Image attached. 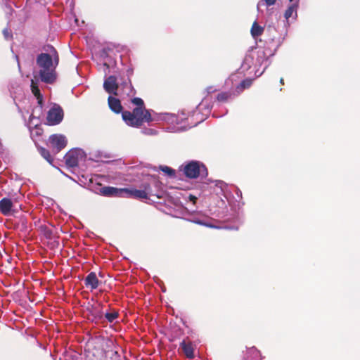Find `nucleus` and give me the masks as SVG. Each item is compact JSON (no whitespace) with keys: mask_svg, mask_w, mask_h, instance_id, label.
<instances>
[{"mask_svg":"<svg viewBox=\"0 0 360 360\" xmlns=\"http://www.w3.org/2000/svg\"><path fill=\"white\" fill-rule=\"evenodd\" d=\"M105 55H106V51L105 50H103V52H102L101 56H105Z\"/></svg>","mask_w":360,"mask_h":360,"instance_id":"39","label":"nucleus"},{"mask_svg":"<svg viewBox=\"0 0 360 360\" xmlns=\"http://www.w3.org/2000/svg\"><path fill=\"white\" fill-rule=\"evenodd\" d=\"M252 83V79H245L243 80L237 86L235 90L236 94L239 95L244 89L249 88Z\"/></svg>","mask_w":360,"mask_h":360,"instance_id":"24","label":"nucleus"},{"mask_svg":"<svg viewBox=\"0 0 360 360\" xmlns=\"http://www.w3.org/2000/svg\"><path fill=\"white\" fill-rule=\"evenodd\" d=\"M15 58H16V60L18 61V66L19 68V69L20 68V63H19V60H18V56L17 55H15Z\"/></svg>","mask_w":360,"mask_h":360,"instance_id":"37","label":"nucleus"},{"mask_svg":"<svg viewBox=\"0 0 360 360\" xmlns=\"http://www.w3.org/2000/svg\"><path fill=\"white\" fill-rule=\"evenodd\" d=\"M124 197L133 198L135 199L146 200L149 198L147 191L145 188H124Z\"/></svg>","mask_w":360,"mask_h":360,"instance_id":"14","label":"nucleus"},{"mask_svg":"<svg viewBox=\"0 0 360 360\" xmlns=\"http://www.w3.org/2000/svg\"><path fill=\"white\" fill-rule=\"evenodd\" d=\"M105 317L108 322L112 323L118 317V312L115 311L112 312H106Z\"/></svg>","mask_w":360,"mask_h":360,"instance_id":"28","label":"nucleus"},{"mask_svg":"<svg viewBox=\"0 0 360 360\" xmlns=\"http://www.w3.org/2000/svg\"><path fill=\"white\" fill-rule=\"evenodd\" d=\"M180 348L182 349L186 357L189 359L194 357V349L191 342L184 340L180 344Z\"/></svg>","mask_w":360,"mask_h":360,"instance_id":"22","label":"nucleus"},{"mask_svg":"<svg viewBox=\"0 0 360 360\" xmlns=\"http://www.w3.org/2000/svg\"><path fill=\"white\" fill-rule=\"evenodd\" d=\"M124 188H116L114 187L105 186L101 188V193L105 196L124 197Z\"/></svg>","mask_w":360,"mask_h":360,"instance_id":"17","label":"nucleus"},{"mask_svg":"<svg viewBox=\"0 0 360 360\" xmlns=\"http://www.w3.org/2000/svg\"><path fill=\"white\" fill-rule=\"evenodd\" d=\"M290 5L288 6L285 12L284 16L286 20H288L291 17L295 18L297 17V10L299 6V1H290Z\"/></svg>","mask_w":360,"mask_h":360,"instance_id":"23","label":"nucleus"},{"mask_svg":"<svg viewBox=\"0 0 360 360\" xmlns=\"http://www.w3.org/2000/svg\"><path fill=\"white\" fill-rule=\"evenodd\" d=\"M122 117L124 122L132 127H139L143 123H149L150 122L164 121L171 126L174 124H179L185 117L180 115H175L168 112L157 113L153 111L152 112L146 109V108H135L132 112L123 111Z\"/></svg>","mask_w":360,"mask_h":360,"instance_id":"1","label":"nucleus"},{"mask_svg":"<svg viewBox=\"0 0 360 360\" xmlns=\"http://www.w3.org/2000/svg\"><path fill=\"white\" fill-rule=\"evenodd\" d=\"M99 283L100 281L94 272L89 274L84 279V284L86 287L90 288L91 290L96 289L98 287Z\"/></svg>","mask_w":360,"mask_h":360,"instance_id":"18","label":"nucleus"},{"mask_svg":"<svg viewBox=\"0 0 360 360\" xmlns=\"http://www.w3.org/2000/svg\"><path fill=\"white\" fill-rule=\"evenodd\" d=\"M31 90L37 100L38 105L36 106L30 116V124L37 127L39 124V117L42 115L43 96L37 83L31 80Z\"/></svg>","mask_w":360,"mask_h":360,"instance_id":"7","label":"nucleus"},{"mask_svg":"<svg viewBox=\"0 0 360 360\" xmlns=\"http://www.w3.org/2000/svg\"><path fill=\"white\" fill-rule=\"evenodd\" d=\"M255 53L252 52L250 53H248L245 56L244 60L240 68V72L243 73L249 70L251 68L252 65L255 66Z\"/></svg>","mask_w":360,"mask_h":360,"instance_id":"15","label":"nucleus"},{"mask_svg":"<svg viewBox=\"0 0 360 360\" xmlns=\"http://www.w3.org/2000/svg\"><path fill=\"white\" fill-rule=\"evenodd\" d=\"M227 112H228V110L226 109V110H224L221 114H217V113L216 112V111L214 110V111L213 112L212 115H213V117H222V116H224V115H226V114L227 113Z\"/></svg>","mask_w":360,"mask_h":360,"instance_id":"34","label":"nucleus"},{"mask_svg":"<svg viewBox=\"0 0 360 360\" xmlns=\"http://www.w3.org/2000/svg\"><path fill=\"white\" fill-rule=\"evenodd\" d=\"M186 219L197 224L211 226L208 217L200 211H189Z\"/></svg>","mask_w":360,"mask_h":360,"instance_id":"13","label":"nucleus"},{"mask_svg":"<svg viewBox=\"0 0 360 360\" xmlns=\"http://www.w3.org/2000/svg\"><path fill=\"white\" fill-rule=\"evenodd\" d=\"M280 82H281V84H283V78H281V79H280Z\"/></svg>","mask_w":360,"mask_h":360,"instance_id":"40","label":"nucleus"},{"mask_svg":"<svg viewBox=\"0 0 360 360\" xmlns=\"http://www.w3.org/2000/svg\"><path fill=\"white\" fill-rule=\"evenodd\" d=\"M141 131L143 134L147 136H156L158 134V131L153 128H143Z\"/></svg>","mask_w":360,"mask_h":360,"instance_id":"27","label":"nucleus"},{"mask_svg":"<svg viewBox=\"0 0 360 360\" xmlns=\"http://www.w3.org/2000/svg\"><path fill=\"white\" fill-rule=\"evenodd\" d=\"M188 199L191 202H192L193 204L196 202L197 197L194 195L190 194L188 196Z\"/></svg>","mask_w":360,"mask_h":360,"instance_id":"35","label":"nucleus"},{"mask_svg":"<svg viewBox=\"0 0 360 360\" xmlns=\"http://www.w3.org/2000/svg\"><path fill=\"white\" fill-rule=\"evenodd\" d=\"M63 118V110L57 105H54L48 111L46 121L49 125H56L59 124Z\"/></svg>","mask_w":360,"mask_h":360,"instance_id":"12","label":"nucleus"},{"mask_svg":"<svg viewBox=\"0 0 360 360\" xmlns=\"http://www.w3.org/2000/svg\"><path fill=\"white\" fill-rule=\"evenodd\" d=\"M276 0H261L257 4V10L259 11L262 6L265 5L266 6H272L276 3Z\"/></svg>","mask_w":360,"mask_h":360,"instance_id":"29","label":"nucleus"},{"mask_svg":"<svg viewBox=\"0 0 360 360\" xmlns=\"http://www.w3.org/2000/svg\"><path fill=\"white\" fill-rule=\"evenodd\" d=\"M141 188L146 189L149 197L156 196L158 198H161L164 195V185L156 176H143Z\"/></svg>","mask_w":360,"mask_h":360,"instance_id":"6","label":"nucleus"},{"mask_svg":"<svg viewBox=\"0 0 360 360\" xmlns=\"http://www.w3.org/2000/svg\"><path fill=\"white\" fill-rule=\"evenodd\" d=\"M216 91V89H214L213 86H210L207 89V94H210Z\"/></svg>","mask_w":360,"mask_h":360,"instance_id":"36","label":"nucleus"},{"mask_svg":"<svg viewBox=\"0 0 360 360\" xmlns=\"http://www.w3.org/2000/svg\"><path fill=\"white\" fill-rule=\"evenodd\" d=\"M131 102L136 105V108H145L143 101L141 98H134Z\"/></svg>","mask_w":360,"mask_h":360,"instance_id":"31","label":"nucleus"},{"mask_svg":"<svg viewBox=\"0 0 360 360\" xmlns=\"http://www.w3.org/2000/svg\"><path fill=\"white\" fill-rule=\"evenodd\" d=\"M115 65V61L111 58H106L103 61L105 75L103 82L104 90L110 95H114L121 98L134 95L135 91L129 78L124 79L121 83H119L115 76L110 75L107 77V75L111 72L110 68Z\"/></svg>","mask_w":360,"mask_h":360,"instance_id":"4","label":"nucleus"},{"mask_svg":"<svg viewBox=\"0 0 360 360\" xmlns=\"http://www.w3.org/2000/svg\"><path fill=\"white\" fill-rule=\"evenodd\" d=\"M184 172L187 177L196 178L198 176L202 177L207 175L205 166L199 162L191 161L185 165Z\"/></svg>","mask_w":360,"mask_h":360,"instance_id":"9","label":"nucleus"},{"mask_svg":"<svg viewBox=\"0 0 360 360\" xmlns=\"http://www.w3.org/2000/svg\"><path fill=\"white\" fill-rule=\"evenodd\" d=\"M203 191L205 192L208 189L209 193H214L217 195H223L229 201V196L231 191H234L238 200L242 199L241 191L236 186L229 187L226 183L222 181H212L209 184L204 183L202 186Z\"/></svg>","mask_w":360,"mask_h":360,"instance_id":"5","label":"nucleus"},{"mask_svg":"<svg viewBox=\"0 0 360 360\" xmlns=\"http://www.w3.org/2000/svg\"><path fill=\"white\" fill-rule=\"evenodd\" d=\"M235 77H236L235 75H231V77L229 79V80L233 81Z\"/></svg>","mask_w":360,"mask_h":360,"instance_id":"38","label":"nucleus"},{"mask_svg":"<svg viewBox=\"0 0 360 360\" xmlns=\"http://www.w3.org/2000/svg\"><path fill=\"white\" fill-rule=\"evenodd\" d=\"M38 151L40 155L51 165H53V158L50 155V153L48 150L44 148L39 147L38 148Z\"/></svg>","mask_w":360,"mask_h":360,"instance_id":"26","label":"nucleus"},{"mask_svg":"<svg viewBox=\"0 0 360 360\" xmlns=\"http://www.w3.org/2000/svg\"><path fill=\"white\" fill-rule=\"evenodd\" d=\"M13 202L11 199L4 198L0 200V212L5 216H8L13 207Z\"/></svg>","mask_w":360,"mask_h":360,"instance_id":"21","label":"nucleus"},{"mask_svg":"<svg viewBox=\"0 0 360 360\" xmlns=\"http://www.w3.org/2000/svg\"><path fill=\"white\" fill-rule=\"evenodd\" d=\"M217 105L218 103L215 101H212V97L207 95L197 106L196 110L191 112V115H188L185 111H181L179 113L178 115L183 117H184L185 119L179 124H174V126L168 127L167 128V131L179 132L196 126L205 119L212 108Z\"/></svg>","mask_w":360,"mask_h":360,"instance_id":"3","label":"nucleus"},{"mask_svg":"<svg viewBox=\"0 0 360 360\" xmlns=\"http://www.w3.org/2000/svg\"><path fill=\"white\" fill-rule=\"evenodd\" d=\"M108 102L110 109L114 112L118 114L122 111V106L119 98L110 95Z\"/></svg>","mask_w":360,"mask_h":360,"instance_id":"20","label":"nucleus"},{"mask_svg":"<svg viewBox=\"0 0 360 360\" xmlns=\"http://www.w3.org/2000/svg\"><path fill=\"white\" fill-rule=\"evenodd\" d=\"M238 94L235 91H224L218 94L216 99L214 100L217 103H218V107H219V103H226L232 99H233Z\"/></svg>","mask_w":360,"mask_h":360,"instance_id":"16","label":"nucleus"},{"mask_svg":"<svg viewBox=\"0 0 360 360\" xmlns=\"http://www.w3.org/2000/svg\"><path fill=\"white\" fill-rule=\"evenodd\" d=\"M41 229H43L44 236L48 239H51L53 235L52 231L46 226H42Z\"/></svg>","mask_w":360,"mask_h":360,"instance_id":"32","label":"nucleus"},{"mask_svg":"<svg viewBox=\"0 0 360 360\" xmlns=\"http://www.w3.org/2000/svg\"><path fill=\"white\" fill-rule=\"evenodd\" d=\"M46 53H41L37 56V70L34 72L33 79L37 84L41 81L45 84H52L57 79L56 68L59 63V56L56 49L49 46Z\"/></svg>","mask_w":360,"mask_h":360,"instance_id":"2","label":"nucleus"},{"mask_svg":"<svg viewBox=\"0 0 360 360\" xmlns=\"http://www.w3.org/2000/svg\"><path fill=\"white\" fill-rule=\"evenodd\" d=\"M3 34H4V38H5L6 39H11V37H12V35H11V32L8 29H7V28H6V29H4V30H3Z\"/></svg>","mask_w":360,"mask_h":360,"instance_id":"33","label":"nucleus"},{"mask_svg":"<svg viewBox=\"0 0 360 360\" xmlns=\"http://www.w3.org/2000/svg\"><path fill=\"white\" fill-rule=\"evenodd\" d=\"M160 169L165 174H167L169 176H174L175 171L169 167L167 166H160Z\"/></svg>","mask_w":360,"mask_h":360,"instance_id":"30","label":"nucleus"},{"mask_svg":"<svg viewBox=\"0 0 360 360\" xmlns=\"http://www.w3.org/2000/svg\"><path fill=\"white\" fill-rule=\"evenodd\" d=\"M49 143L53 153L56 154L66 146L68 141L63 134H52L49 136Z\"/></svg>","mask_w":360,"mask_h":360,"instance_id":"11","label":"nucleus"},{"mask_svg":"<svg viewBox=\"0 0 360 360\" xmlns=\"http://www.w3.org/2000/svg\"><path fill=\"white\" fill-rule=\"evenodd\" d=\"M65 163L69 167L78 166L81 162H84L86 153L80 148H74L66 153L64 157Z\"/></svg>","mask_w":360,"mask_h":360,"instance_id":"10","label":"nucleus"},{"mask_svg":"<svg viewBox=\"0 0 360 360\" xmlns=\"http://www.w3.org/2000/svg\"><path fill=\"white\" fill-rule=\"evenodd\" d=\"M263 30V27L259 26L257 22L255 21L251 28V34L254 38H256L262 34Z\"/></svg>","mask_w":360,"mask_h":360,"instance_id":"25","label":"nucleus"},{"mask_svg":"<svg viewBox=\"0 0 360 360\" xmlns=\"http://www.w3.org/2000/svg\"><path fill=\"white\" fill-rule=\"evenodd\" d=\"M255 53V74L257 77H260L267 67L270 65L271 61H269V58L266 51L262 49H259Z\"/></svg>","mask_w":360,"mask_h":360,"instance_id":"8","label":"nucleus"},{"mask_svg":"<svg viewBox=\"0 0 360 360\" xmlns=\"http://www.w3.org/2000/svg\"><path fill=\"white\" fill-rule=\"evenodd\" d=\"M244 360H261L260 352L255 347H251L246 348V351L243 354Z\"/></svg>","mask_w":360,"mask_h":360,"instance_id":"19","label":"nucleus"}]
</instances>
